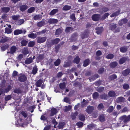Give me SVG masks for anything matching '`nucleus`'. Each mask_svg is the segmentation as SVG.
<instances>
[{"instance_id":"1","label":"nucleus","mask_w":130,"mask_h":130,"mask_svg":"<svg viewBox=\"0 0 130 130\" xmlns=\"http://www.w3.org/2000/svg\"><path fill=\"white\" fill-rule=\"evenodd\" d=\"M120 120L123 121L124 123H126L130 121V115L127 116L126 115H124L120 118Z\"/></svg>"},{"instance_id":"2","label":"nucleus","mask_w":130,"mask_h":130,"mask_svg":"<svg viewBox=\"0 0 130 130\" xmlns=\"http://www.w3.org/2000/svg\"><path fill=\"white\" fill-rule=\"evenodd\" d=\"M37 42L38 43H41L45 42L47 39V37H41L40 36L38 37L37 38Z\"/></svg>"},{"instance_id":"3","label":"nucleus","mask_w":130,"mask_h":130,"mask_svg":"<svg viewBox=\"0 0 130 130\" xmlns=\"http://www.w3.org/2000/svg\"><path fill=\"white\" fill-rule=\"evenodd\" d=\"M27 79V77L25 75L21 74L18 77L19 81L21 82H24L26 81Z\"/></svg>"},{"instance_id":"4","label":"nucleus","mask_w":130,"mask_h":130,"mask_svg":"<svg viewBox=\"0 0 130 130\" xmlns=\"http://www.w3.org/2000/svg\"><path fill=\"white\" fill-rule=\"evenodd\" d=\"M94 109V107L90 105L88 106L86 109V111L88 114H90L92 112Z\"/></svg>"},{"instance_id":"5","label":"nucleus","mask_w":130,"mask_h":130,"mask_svg":"<svg viewBox=\"0 0 130 130\" xmlns=\"http://www.w3.org/2000/svg\"><path fill=\"white\" fill-rule=\"evenodd\" d=\"M100 15L99 14H94L92 16V20L94 21H98L100 19Z\"/></svg>"},{"instance_id":"6","label":"nucleus","mask_w":130,"mask_h":130,"mask_svg":"<svg viewBox=\"0 0 130 130\" xmlns=\"http://www.w3.org/2000/svg\"><path fill=\"white\" fill-rule=\"evenodd\" d=\"M82 39L87 38L89 36V33L87 30H85L83 32H82L80 35Z\"/></svg>"},{"instance_id":"7","label":"nucleus","mask_w":130,"mask_h":130,"mask_svg":"<svg viewBox=\"0 0 130 130\" xmlns=\"http://www.w3.org/2000/svg\"><path fill=\"white\" fill-rule=\"evenodd\" d=\"M53 45L52 40H51L50 39H48L47 40L46 42V45L47 48L51 47Z\"/></svg>"},{"instance_id":"8","label":"nucleus","mask_w":130,"mask_h":130,"mask_svg":"<svg viewBox=\"0 0 130 130\" xmlns=\"http://www.w3.org/2000/svg\"><path fill=\"white\" fill-rule=\"evenodd\" d=\"M95 29L96 30V33L98 35H100L103 31V28L102 27H97Z\"/></svg>"},{"instance_id":"9","label":"nucleus","mask_w":130,"mask_h":130,"mask_svg":"<svg viewBox=\"0 0 130 130\" xmlns=\"http://www.w3.org/2000/svg\"><path fill=\"white\" fill-rule=\"evenodd\" d=\"M118 65V63L116 61L111 62L109 64V66L110 68L113 69L115 68Z\"/></svg>"},{"instance_id":"10","label":"nucleus","mask_w":130,"mask_h":130,"mask_svg":"<svg viewBox=\"0 0 130 130\" xmlns=\"http://www.w3.org/2000/svg\"><path fill=\"white\" fill-rule=\"evenodd\" d=\"M128 57H123L120 59L119 61V63L120 64H122L127 60Z\"/></svg>"},{"instance_id":"11","label":"nucleus","mask_w":130,"mask_h":130,"mask_svg":"<svg viewBox=\"0 0 130 130\" xmlns=\"http://www.w3.org/2000/svg\"><path fill=\"white\" fill-rule=\"evenodd\" d=\"M128 48L127 46H123L121 47L120 51V52L123 53H125L127 51Z\"/></svg>"},{"instance_id":"12","label":"nucleus","mask_w":130,"mask_h":130,"mask_svg":"<svg viewBox=\"0 0 130 130\" xmlns=\"http://www.w3.org/2000/svg\"><path fill=\"white\" fill-rule=\"evenodd\" d=\"M123 75L124 76H126L130 74V69L127 68L124 70L122 73Z\"/></svg>"},{"instance_id":"13","label":"nucleus","mask_w":130,"mask_h":130,"mask_svg":"<svg viewBox=\"0 0 130 130\" xmlns=\"http://www.w3.org/2000/svg\"><path fill=\"white\" fill-rule=\"evenodd\" d=\"M90 63V61L89 58L85 59L83 62V66L86 67L88 66Z\"/></svg>"},{"instance_id":"14","label":"nucleus","mask_w":130,"mask_h":130,"mask_svg":"<svg viewBox=\"0 0 130 130\" xmlns=\"http://www.w3.org/2000/svg\"><path fill=\"white\" fill-rule=\"evenodd\" d=\"M51 113L50 114V116H52L54 115H56L57 113V109L54 108H52L51 110Z\"/></svg>"},{"instance_id":"15","label":"nucleus","mask_w":130,"mask_h":130,"mask_svg":"<svg viewBox=\"0 0 130 130\" xmlns=\"http://www.w3.org/2000/svg\"><path fill=\"white\" fill-rule=\"evenodd\" d=\"M64 63V64L63 65V67L64 68L70 67L72 64V62L70 60H68L66 62H65Z\"/></svg>"},{"instance_id":"16","label":"nucleus","mask_w":130,"mask_h":130,"mask_svg":"<svg viewBox=\"0 0 130 130\" xmlns=\"http://www.w3.org/2000/svg\"><path fill=\"white\" fill-rule=\"evenodd\" d=\"M58 22V20L55 19H50L48 20V23L50 24H55Z\"/></svg>"},{"instance_id":"17","label":"nucleus","mask_w":130,"mask_h":130,"mask_svg":"<svg viewBox=\"0 0 130 130\" xmlns=\"http://www.w3.org/2000/svg\"><path fill=\"white\" fill-rule=\"evenodd\" d=\"M80 60V58L78 56H77L73 60V62L75 63L78 64Z\"/></svg>"},{"instance_id":"18","label":"nucleus","mask_w":130,"mask_h":130,"mask_svg":"<svg viewBox=\"0 0 130 130\" xmlns=\"http://www.w3.org/2000/svg\"><path fill=\"white\" fill-rule=\"evenodd\" d=\"M33 59L31 57L27 58L25 61L24 63L26 64H28L31 63L32 62Z\"/></svg>"},{"instance_id":"19","label":"nucleus","mask_w":130,"mask_h":130,"mask_svg":"<svg viewBox=\"0 0 130 130\" xmlns=\"http://www.w3.org/2000/svg\"><path fill=\"white\" fill-rule=\"evenodd\" d=\"M78 117L79 120L82 121H84L86 118L85 116L82 113H80Z\"/></svg>"},{"instance_id":"20","label":"nucleus","mask_w":130,"mask_h":130,"mask_svg":"<svg viewBox=\"0 0 130 130\" xmlns=\"http://www.w3.org/2000/svg\"><path fill=\"white\" fill-rule=\"evenodd\" d=\"M43 82V80L41 79L38 80L36 83L35 85L38 87H40L41 86Z\"/></svg>"},{"instance_id":"21","label":"nucleus","mask_w":130,"mask_h":130,"mask_svg":"<svg viewBox=\"0 0 130 130\" xmlns=\"http://www.w3.org/2000/svg\"><path fill=\"white\" fill-rule=\"evenodd\" d=\"M1 10L3 12L7 13L9 11L10 8L9 7H5L1 8Z\"/></svg>"},{"instance_id":"22","label":"nucleus","mask_w":130,"mask_h":130,"mask_svg":"<svg viewBox=\"0 0 130 130\" xmlns=\"http://www.w3.org/2000/svg\"><path fill=\"white\" fill-rule=\"evenodd\" d=\"M108 95L110 97H114L115 96L116 94L115 91L112 90L108 92Z\"/></svg>"},{"instance_id":"23","label":"nucleus","mask_w":130,"mask_h":130,"mask_svg":"<svg viewBox=\"0 0 130 130\" xmlns=\"http://www.w3.org/2000/svg\"><path fill=\"white\" fill-rule=\"evenodd\" d=\"M78 35V34L77 32H75L71 36V39L73 41L75 40Z\"/></svg>"},{"instance_id":"24","label":"nucleus","mask_w":130,"mask_h":130,"mask_svg":"<svg viewBox=\"0 0 130 130\" xmlns=\"http://www.w3.org/2000/svg\"><path fill=\"white\" fill-rule=\"evenodd\" d=\"M99 119L101 122H103L105 121V117L104 115L102 114L99 116Z\"/></svg>"},{"instance_id":"25","label":"nucleus","mask_w":130,"mask_h":130,"mask_svg":"<svg viewBox=\"0 0 130 130\" xmlns=\"http://www.w3.org/2000/svg\"><path fill=\"white\" fill-rule=\"evenodd\" d=\"M22 53L24 55H26L28 54L29 52L27 47H24L22 50Z\"/></svg>"},{"instance_id":"26","label":"nucleus","mask_w":130,"mask_h":130,"mask_svg":"<svg viewBox=\"0 0 130 130\" xmlns=\"http://www.w3.org/2000/svg\"><path fill=\"white\" fill-rule=\"evenodd\" d=\"M17 50L16 47L14 45L12 46L10 48V53L11 54H13Z\"/></svg>"},{"instance_id":"27","label":"nucleus","mask_w":130,"mask_h":130,"mask_svg":"<svg viewBox=\"0 0 130 130\" xmlns=\"http://www.w3.org/2000/svg\"><path fill=\"white\" fill-rule=\"evenodd\" d=\"M117 27V24H110L109 28L110 29L112 30H113L116 29Z\"/></svg>"},{"instance_id":"28","label":"nucleus","mask_w":130,"mask_h":130,"mask_svg":"<svg viewBox=\"0 0 130 130\" xmlns=\"http://www.w3.org/2000/svg\"><path fill=\"white\" fill-rule=\"evenodd\" d=\"M109 10V9L107 7H103L100 10V11L101 14L103 13L104 12H106Z\"/></svg>"},{"instance_id":"29","label":"nucleus","mask_w":130,"mask_h":130,"mask_svg":"<svg viewBox=\"0 0 130 130\" xmlns=\"http://www.w3.org/2000/svg\"><path fill=\"white\" fill-rule=\"evenodd\" d=\"M71 8V6L66 5L63 7L62 10L64 11H68L70 10Z\"/></svg>"},{"instance_id":"30","label":"nucleus","mask_w":130,"mask_h":130,"mask_svg":"<svg viewBox=\"0 0 130 130\" xmlns=\"http://www.w3.org/2000/svg\"><path fill=\"white\" fill-rule=\"evenodd\" d=\"M58 11V9H54L52 10L49 13V14L51 15H53L55 14Z\"/></svg>"},{"instance_id":"31","label":"nucleus","mask_w":130,"mask_h":130,"mask_svg":"<svg viewBox=\"0 0 130 130\" xmlns=\"http://www.w3.org/2000/svg\"><path fill=\"white\" fill-rule=\"evenodd\" d=\"M99 77V75L97 74H95L93 75L92 76L91 78H89L90 80H92V81H93L94 80L96 79L97 78H98Z\"/></svg>"},{"instance_id":"32","label":"nucleus","mask_w":130,"mask_h":130,"mask_svg":"<svg viewBox=\"0 0 130 130\" xmlns=\"http://www.w3.org/2000/svg\"><path fill=\"white\" fill-rule=\"evenodd\" d=\"M125 98L122 96H120L117 99V101L118 103L122 102L124 101Z\"/></svg>"},{"instance_id":"33","label":"nucleus","mask_w":130,"mask_h":130,"mask_svg":"<svg viewBox=\"0 0 130 130\" xmlns=\"http://www.w3.org/2000/svg\"><path fill=\"white\" fill-rule=\"evenodd\" d=\"M38 69L37 67V66L36 65H35L33 67L32 71V74L35 75L37 73Z\"/></svg>"},{"instance_id":"34","label":"nucleus","mask_w":130,"mask_h":130,"mask_svg":"<svg viewBox=\"0 0 130 130\" xmlns=\"http://www.w3.org/2000/svg\"><path fill=\"white\" fill-rule=\"evenodd\" d=\"M28 7L26 5H22L20 6V10L21 11L23 12Z\"/></svg>"},{"instance_id":"35","label":"nucleus","mask_w":130,"mask_h":130,"mask_svg":"<svg viewBox=\"0 0 130 130\" xmlns=\"http://www.w3.org/2000/svg\"><path fill=\"white\" fill-rule=\"evenodd\" d=\"M53 44H57L60 41V39L59 38H56L52 40Z\"/></svg>"},{"instance_id":"36","label":"nucleus","mask_w":130,"mask_h":130,"mask_svg":"<svg viewBox=\"0 0 130 130\" xmlns=\"http://www.w3.org/2000/svg\"><path fill=\"white\" fill-rule=\"evenodd\" d=\"M23 31L22 30L20 29H16L14 31V34L15 35H17L19 34L22 33Z\"/></svg>"},{"instance_id":"37","label":"nucleus","mask_w":130,"mask_h":130,"mask_svg":"<svg viewBox=\"0 0 130 130\" xmlns=\"http://www.w3.org/2000/svg\"><path fill=\"white\" fill-rule=\"evenodd\" d=\"M15 93L17 94H21L22 93V91L20 88H16L13 91Z\"/></svg>"},{"instance_id":"38","label":"nucleus","mask_w":130,"mask_h":130,"mask_svg":"<svg viewBox=\"0 0 130 130\" xmlns=\"http://www.w3.org/2000/svg\"><path fill=\"white\" fill-rule=\"evenodd\" d=\"M120 10H118L111 14L110 16V17L112 18L120 14Z\"/></svg>"},{"instance_id":"39","label":"nucleus","mask_w":130,"mask_h":130,"mask_svg":"<svg viewBox=\"0 0 130 130\" xmlns=\"http://www.w3.org/2000/svg\"><path fill=\"white\" fill-rule=\"evenodd\" d=\"M114 57V55L112 54L109 53L106 55L105 58L108 59H112Z\"/></svg>"},{"instance_id":"40","label":"nucleus","mask_w":130,"mask_h":130,"mask_svg":"<svg viewBox=\"0 0 130 130\" xmlns=\"http://www.w3.org/2000/svg\"><path fill=\"white\" fill-rule=\"evenodd\" d=\"M97 108L99 110L101 111L104 109V106L102 103H100L98 105Z\"/></svg>"},{"instance_id":"41","label":"nucleus","mask_w":130,"mask_h":130,"mask_svg":"<svg viewBox=\"0 0 130 130\" xmlns=\"http://www.w3.org/2000/svg\"><path fill=\"white\" fill-rule=\"evenodd\" d=\"M114 107L112 106H110L106 110V112L109 113H111L114 109Z\"/></svg>"},{"instance_id":"42","label":"nucleus","mask_w":130,"mask_h":130,"mask_svg":"<svg viewBox=\"0 0 130 130\" xmlns=\"http://www.w3.org/2000/svg\"><path fill=\"white\" fill-rule=\"evenodd\" d=\"M45 23V22L44 21H41L37 23V26L39 27H41L44 25Z\"/></svg>"},{"instance_id":"43","label":"nucleus","mask_w":130,"mask_h":130,"mask_svg":"<svg viewBox=\"0 0 130 130\" xmlns=\"http://www.w3.org/2000/svg\"><path fill=\"white\" fill-rule=\"evenodd\" d=\"M28 36L29 38L32 39H35L37 35L36 34H34L32 33L29 34L28 35Z\"/></svg>"},{"instance_id":"44","label":"nucleus","mask_w":130,"mask_h":130,"mask_svg":"<svg viewBox=\"0 0 130 130\" xmlns=\"http://www.w3.org/2000/svg\"><path fill=\"white\" fill-rule=\"evenodd\" d=\"M62 32V30L61 29L59 28L58 29L56 30L55 32V35L57 36L61 34Z\"/></svg>"},{"instance_id":"45","label":"nucleus","mask_w":130,"mask_h":130,"mask_svg":"<svg viewBox=\"0 0 130 130\" xmlns=\"http://www.w3.org/2000/svg\"><path fill=\"white\" fill-rule=\"evenodd\" d=\"M100 98L102 99L106 100L108 99V96L107 94L104 93L100 95Z\"/></svg>"},{"instance_id":"46","label":"nucleus","mask_w":130,"mask_h":130,"mask_svg":"<svg viewBox=\"0 0 130 130\" xmlns=\"http://www.w3.org/2000/svg\"><path fill=\"white\" fill-rule=\"evenodd\" d=\"M12 29L6 27L5 28V33H7V34H10L12 32Z\"/></svg>"},{"instance_id":"47","label":"nucleus","mask_w":130,"mask_h":130,"mask_svg":"<svg viewBox=\"0 0 130 130\" xmlns=\"http://www.w3.org/2000/svg\"><path fill=\"white\" fill-rule=\"evenodd\" d=\"M46 115V113L41 115L40 118V119L41 120L46 121H48L47 117H45V115Z\"/></svg>"},{"instance_id":"48","label":"nucleus","mask_w":130,"mask_h":130,"mask_svg":"<svg viewBox=\"0 0 130 130\" xmlns=\"http://www.w3.org/2000/svg\"><path fill=\"white\" fill-rule=\"evenodd\" d=\"M99 96V94L97 92H95L92 94V97L94 99H97Z\"/></svg>"},{"instance_id":"49","label":"nucleus","mask_w":130,"mask_h":130,"mask_svg":"<svg viewBox=\"0 0 130 130\" xmlns=\"http://www.w3.org/2000/svg\"><path fill=\"white\" fill-rule=\"evenodd\" d=\"M129 85L128 84L126 83H125L123 86V89L125 90H127L129 88Z\"/></svg>"},{"instance_id":"50","label":"nucleus","mask_w":130,"mask_h":130,"mask_svg":"<svg viewBox=\"0 0 130 130\" xmlns=\"http://www.w3.org/2000/svg\"><path fill=\"white\" fill-rule=\"evenodd\" d=\"M117 78V76L115 74H113L110 75L109 77V79L111 80H113Z\"/></svg>"},{"instance_id":"51","label":"nucleus","mask_w":130,"mask_h":130,"mask_svg":"<svg viewBox=\"0 0 130 130\" xmlns=\"http://www.w3.org/2000/svg\"><path fill=\"white\" fill-rule=\"evenodd\" d=\"M61 63V61L60 59H57L54 62V65L55 66H57L59 65Z\"/></svg>"},{"instance_id":"52","label":"nucleus","mask_w":130,"mask_h":130,"mask_svg":"<svg viewBox=\"0 0 130 130\" xmlns=\"http://www.w3.org/2000/svg\"><path fill=\"white\" fill-rule=\"evenodd\" d=\"M59 87L61 90L64 89L66 88V84L65 83H60L59 84Z\"/></svg>"},{"instance_id":"53","label":"nucleus","mask_w":130,"mask_h":130,"mask_svg":"<svg viewBox=\"0 0 130 130\" xmlns=\"http://www.w3.org/2000/svg\"><path fill=\"white\" fill-rule=\"evenodd\" d=\"M109 15V13L108 12L105 13L102 16L101 18V20H104Z\"/></svg>"},{"instance_id":"54","label":"nucleus","mask_w":130,"mask_h":130,"mask_svg":"<svg viewBox=\"0 0 130 130\" xmlns=\"http://www.w3.org/2000/svg\"><path fill=\"white\" fill-rule=\"evenodd\" d=\"M28 43V41L25 40H23L21 41V44L22 46H25Z\"/></svg>"},{"instance_id":"55","label":"nucleus","mask_w":130,"mask_h":130,"mask_svg":"<svg viewBox=\"0 0 130 130\" xmlns=\"http://www.w3.org/2000/svg\"><path fill=\"white\" fill-rule=\"evenodd\" d=\"M35 44V42L33 41H30L28 44V46L29 47H33Z\"/></svg>"},{"instance_id":"56","label":"nucleus","mask_w":130,"mask_h":130,"mask_svg":"<svg viewBox=\"0 0 130 130\" xmlns=\"http://www.w3.org/2000/svg\"><path fill=\"white\" fill-rule=\"evenodd\" d=\"M8 46L7 44H5L1 47V50L2 51H4L8 48Z\"/></svg>"},{"instance_id":"57","label":"nucleus","mask_w":130,"mask_h":130,"mask_svg":"<svg viewBox=\"0 0 130 130\" xmlns=\"http://www.w3.org/2000/svg\"><path fill=\"white\" fill-rule=\"evenodd\" d=\"M105 68H100L98 70V72L99 74H102L104 71Z\"/></svg>"},{"instance_id":"58","label":"nucleus","mask_w":130,"mask_h":130,"mask_svg":"<svg viewBox=\"0 0 130 130\" xmlns=\"http://www.w3.org/2000/svg\"><path fill=\"white\" fill-rule=\"evenodd\" d=\"M70 18L71 19H72L75 22L76 20L75 14L74 13H72V14L70 15Z\"/></svg>"},{"instance_id":"59","label":"nucleus","mask_w":130,"mask_h":130,"mask_svg":"<svg viewBox=\"0 0 130 130\" xmlns=\"http://www.w3.org/2000/svg\"><path fill=\"white\" fill-rule=\"evenodd\" d=\"M73 28L70 27H67L65 29V31L67 33L69 32L70 31H72L73 30Z\"/></svg>"},{"instance_id":"60","label":"nucleus","mask_w":130,"mask_h":130,"mask_svg":"<svg viewBox=\"0 0 130 130\" xmlns=\"http://www.w3.org/2000/svg\"><path fill=\"white\" fill-rule=\"evenodd\" d=\"M20 114L24 118H26L27 117V114L25 111H22L20 112Z\"/></svg>"},{"instance_id":"61","label":"nucleus","mask_w":130,"mask_h":130,"mask_svg":"<svg viewBox=\"0 0 130 130\" xmlns=\"http://www.w3.org/2000/svg\"><path fill=\"white\" fill-rule=\"evenodd\" d=\"M83 123L80 122H78L76 124V125L78 126L79 128L82 127L83 126Z\"/></svg>"},{"instance_id":"62","label":"nucleus","mask_w":130,"mask_h":130,"mask_svg":"<svg viewBox=\"0 0 130 130\" xmlns=\"http://www.w3.org/2000/svg\"><path fill=\"white\" fill-rule=\"evenodd\" d=\"M60 47L59 44H58L55 47V52L57 53L59 52V48Z\"/></svg>"},{"instance_id":"63","label":"nucleus","mask_w":130,"mask_h":130,"mask_svg":"<svg viewBox=\"0 0 130 130\" xmlns=\"http://www.w3.org/2000/svg\"><path fill=\"white\" fill-rule=\"evenodd\" d=\"M35 7H32L30 8L28 10V12L29 13H31L34 12L35 10Z\"/></svg>"},{"instance_id":"64","label":"nucleus","mask_w":130,"mask_h":130,"mask_svg":"<svg viewBox=\"0 0 130 130\" xmlns=\"http://www.w3.org/2000/svg\"><path fill=\"white\" fill-rule=\"evenodd\" d=\"M64 101L66 103L69 104H71V102L69 99L67 97H66L64 98Z\"/></svg>"}]
</instances>
